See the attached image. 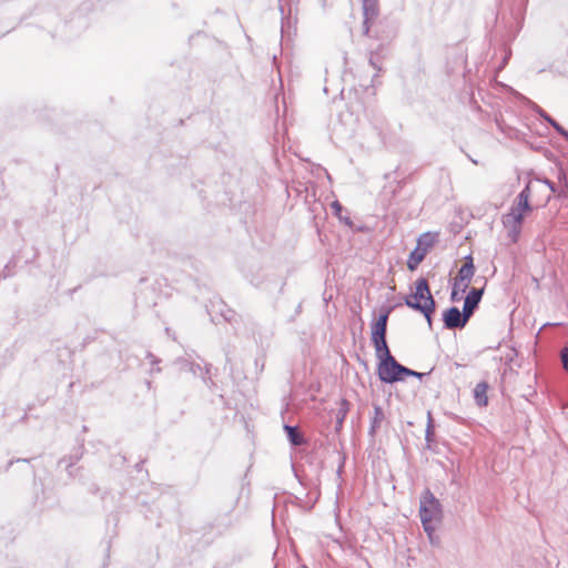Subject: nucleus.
Here are the masks:
<instances>
[{"instance_id":"8","label":"nucleus","mask_w":568,"mask_h":568,"mask_svg":"<svg viewBox=\"0 0 568 568\" xmlns=\"http://www.w3.org/2000/svg\"><path fill=\"white\" fill-rule=\"evenodd\" d=\"M484 295V287H473L465 297L463 311L465 315L470 320L475 311L478 308L479 303Z\"/></svg>"},{"instance_id":"14","label":"nucleus","mask_w":568,"mask_h":568,"mask_svg":"<svg viewBox=\"0 0 568 568\" xmlns=\"http://www.w3.org/2000/svg\"><path fill=\"white\" fill-rule=\"evenodd\" d=\"M372 343L375 347L376 357L379 359V362H384L394 357L389 351L386 339L372 341Z\"/></svg>"},{"instance_id":"31","label":"nucleus","mask_w":568,"mask_h":568,"mask_svg":"<svg viewBox=\"0 0 568 568\" xmlns=\"http://www.w3.org/2000/svg\"><path fill=\"white\" fill-rule=\"evenodd\" d=\"M16 462H17V463H19V462H26V463H27V462H29V459H26V458H19V459H17Z\"/></svg>"},{"instance_id":"16","label":"nucleus","mask_w":568,"mask_h":568,"mask_svg":"<svg viewBox=\"0 0 568 568\" xmlns=\"http://www.w3.org/2000/svg\"><path fill=\"white\" fill-rule=\"evenodd\" d=\"M557 180L559 183L558 196L568 197V173L562 168L557 171Z\"/></svg>"},{"instance_id":"1","label":"nucleus","mask_w":568,"mask_h":568,"mask_svg":"<svg viewBox=\"0 0 568 568\" xmlns=\"http://www.w3.org/2000/svg\"><path fill=\"white\" fill-rule=\"evenodd\" d=\"M405 305L414 311L420 312L432 326V315L436 308V302L430 293L428 281L419 277L415 282V293L404 300Z\"/></svg>"},{"instance_id":"10","label":"nucleus","mask_w":568,"mask_h":568,"mask_svg":"<svg viewBox=\"0 0 568 568\" xmlns=\"http://www.w3.org/2000/svg\"><path fill=\"white\" fill-rule=\"evenodd\" d=\"M390 308H387L379 313L377 320L372 325V341L386 339L387 322L389 317Z\"/></svg>"},{"instance_id":"9","label":"nucleus","mask_w":568,"mask_h":568,"mask_svg":"<svg viewBox=\"0 0 568 568\" xmlns=\"http://www.w3.org/2000/svg\"><path fill=\"white\" fill-rule=\"evenodd\" d=\"M379 14L378 0H363V32L368 34L369 24L376 20Z\"/></svg>"},{"instance_id":"24","label":"nucleus","mask_w":568,"mask_h":568,"mask_svg":"<svg viewBox=\"0 0 568 568\" xmlns=\"http://www.w3.org/2000/svg\"><path fill=\"white\" fill-rule=\"evenodd\" d=\"M404 371H406V372H403V378L405 376H412V377H416L418 379H423V377H425L426 375L429 374V373H419V372L413 371L406 366H404Z\"/></svg>"},{"instance_id":"27","label":"nucleus","mask_w":568,"mask_h":568,"mask_svg":"<svg viewBox=\"0 0 568 568\" xmlns=\"http://www.w3.org/2000/svg\"><path fill=\"white\" fill-rule=\"evenodd\" d=\"M542 182L550 189V191L552 193H557L558 194V191H559V186H556V184L548 180V179H544Z\"/></svg>"},{"instance_id":"28","label":"nucleus","mask_w":568,"mask_h":568,"mask_svg":"<svg viewBox=\"0 0 568 568\" xmlns=\"http://www.w3.org/2000/svg\"><path fill=\"white\" fill-rule=\"evenodd\" d=\"M146 358L150 359L151 364H158L159 363V359L151 352H149L146 354Z\"/></svg>"},{"instance_id":"25","label":"nucleus","mask_w":568,"mask_h":568,"mask_svg":"<svg viewBox=\"0 0 568 568\" xmlns=\"http://www.w3.org/2000/svg\"><path fill=\"white\" fill-rule=\"evenodd\" d=\"M560 359H561V364H562L564 369L566 372H568V347H564L560 351Z\"/></svg>"},{"instance_id":"33","label":"nucleus","mask_w":568,"mask_h":568,"mask_svg":"<svg viewBox=\"0 0 568 568\" xmlns=\"http://www.w3.org/2000/svg\"><path fill=\"white\" fill-rule=\"evenodd\" d=\"M303 568H307V567L304 566Z\"/></svg>"},{"instance_id":"7","label":"nucleus","mask_w":568,"mask_h":568,"mask_svg":"<svg viewBox=\"0 0 568 568\" xmlns=\"http://www.w3.org/2000/svg\"><path fill=\"white\" fill-rule=\"evenodd\" d=\"M475 274V265L471 255H467L464 258V264L458 270L457 276L454 278L462 283L460 292H466L469 286V283Z\"/></svg>"},{"instance_id":"23","label":"nucleus","mask_w":568,"mask_h":568,"mask_svg":"<svg viewBox=\"0 0 568 568\" xmlns=\"http://www.w3.org/2000/svg\"><path fill=\"white\" fill-rule=\"evenodd\" d=\"M433 437H434L433 418H432L430 412H428V422H427L426 434H425V439H426L427 444L433 442Z\"/></svg>"},{"instance_id":"22","label":"nucleus","mask_w":568,"mask_h":568,"mask_svg":"<svg viewBox=\"0 0 568 568\" xmlns=\"http://www.w3.org/2000/svg\"><path fill=\"white\" fill-rule=\"evenodd\" d=\"M462 283H459L458 281L454 280V283H453V286H452V292H450V301L452 302H458L460 301V294L463 292H460V287H462Z\"/></svg>"},{"instance_id":"12","label":"nucleus","mask_w":568,"mask_h":568,"mask_svg":"<svg viewBox=\"0 0 568 568\" xmlns=\"http://www.w3.org/2000/svg\"><path fill=\"white\" fill-rule=\"evenodd\" d=\"M489 386L486 382H479L474 388V398L478 406L484 407L488 404L487 390Z\"/></svg>"},{"instance_id":"32","label":"nucleus","mask_w":568,"mask_h":568,"mask_svg":"<svg viewBox=\"0 0 568 568\" xmlns=\"http://www.w3.org/2000/svg\"><path fill=\"white\" fill-rule=\"evenodd\" d=\"M470 160L473 163L477 164V161L475 160V158H471Z\"/></svg>"},{"instance_id":"17","label":"nucleus","mask_w":568,"mask_h":568,"mask_svg":"<svg viewBox=\"0 0 568 568\" xmlns=\"http://www.w3.org/2000/svg\"><path fill=\"white\" fill-rule=\"evenodd\" d=\"M384 419V412L379 405H374V416L371 419L369 434L374 435Z\"/></svg>"},{"instance_id":"3","label":"nucleus","mask_w":568,"mask_h":568,"mask_svg":"<svg viewBox=\"0 0 568 568\" xmlns=\"http://www.w3.org/2000/svg\"><path fill=\"white\" fill-rule=\"evenodd\" d=\"M419 517L423 525L428 521H439L442 518V505L428 488L420 497Z\"/></svg>"},{"instance_id":"21","label":"nucleus","mask_w":568,"mask_h":568,"mask_svg":"<svg viewBox=\"0 0 568 568\" xmlns=\"http://www.w3.org/2000/svg\"><path fill=\"white\" fill-rule=\"evenodd\" d=\"M220 313L226 322H229L231 324L236 323L237 314L235 313V311L223 306V308L220 310Z\"/></svg>"},{"instance_id":"26","label":"nucleus","mask_w":568,"mask_h":568,"mask_svg":"<svg viewBox=\"0 0 568 568\" xmlns=\"http://www.w3.org/2000/svg\"><path fill=\"white\" fill-rule=\"evenodd\" d=\"M434 521H428L426 525H423V528L425 532L428 535L429 539L433 541V534L435 531V526L433 525Z\"/></svg>"},{"instance_id":"19","label":"nucleus","mask_w":568,"mask_h":568,"mask_svg":"<svg viewBox=\"0 0 568 568\" xmlns=\"http://www.w3.org/2000/svg\"><path fill=\"white\" fill-rule=\"evenodd\" d=\"M348 409H349V403L346 399H342L339 403V408L336 414L337 427H341L343 425V422L347 415Z\"/></svg>"},{"instance_id":"20","label":"nucleus","mask_w":568,"mask_h":568,"mask_svg":"<svg viewBox=\"0 0 568 568\" xmlns=\"http://www.w3.org/2000/svg\"><path fill=\"white\" fill-rule=\"evenodd\" d=\"M368 62L377 71L374 77H378V73L383 70L379 54L371 52Z\"/></svg>"},{"instance_id":"4","label":"nucleus","mask_w":568,"mask_h":568,"mask_svg":"<svg viewBox=\"0 0 568 568\" xmlns=\"http://www.w3.org/2000/svg\"><path fill=\"white\" fill-rule=\"evenodd\" d=\"M435 237L430 233L422 234L417 240L416 247L410 252L407 260V267L414 271L424 261L428 250L434 245Z\"/></svg>"},{"instance_id":"6","label":"nucleus","mask_w":568,"mask_h":568,"mask_svg":"<svg viewBox=\"0 0 568 568\" xmlns=\"http://www.w3.org/2000/svg\"><path fill=\"white\" fill-rule=\"evenodd\" d=\"M468 321L464 311H460L457 306H450L443 314L444 327L446 329H462L467 325Z\"/></svg>"},{"instance_id":"13","label":"nucleus","mask_w":568,"mask_h":568,"mask_svg":"<svg viewBox=\"0 0 568 568\" xmlns=\"http://www.w3.org/2000/svg\"><path fill=\"white\" fill-rule=\"evenodd\" d=\"M536 112L547 121L565 140L568 142V131L561 126L556 120H554L546 111L540 106L535 105Z\"/></svg>"},{"instance_id":"29","label":"nucleus","mask_w":568,"mask_h":568,"mask_svg":"<svg viewBox=\"0 0 568 568\" xmlns=\"http://www.w3.org/2000/svg\"><path fill=\"white\" fill-rule=\"evenodd\" d=\"M509 55L510 53L506 54V57L503 59V63L500 65L501 68L507 63Z\"/></svg>"},{"instance_id":"18","label":"nucleus","mask_w":568,"mask_h":568,"mask_svg":"<svg viewBox=\"0 0 568 568\" xmlns=\"http://www.w3.org/2000/svg\"><path fill=\"white\" fill-rule=\"evenodd\" d=\"M333 212H334V215L341 221L343 222L345 225L352 227L353 226V222L351 220L349 216L347 215H343V211H344V207L343 205L338 202V201H334L331 205Z\"/></svg>"},{"instance_id":"30","label":"nucleus","mask_w":568,"mask_h":568,"mask_svg":"<svg viewBox=\"0 0 568 568\" xmlns=\"http://www.w3.org/2000/svg\"><path fill=\"white\" fill-rule=\"evenodd\" d=\"M178 365H179L181 371H186L187 372V365H185V364H178Z\"/></svg>"},{"instance_id":"11","label":"nucleus","mask_w":568,"mask_h":568,"mask_svg":"<svg viewBox=\"0 0 568 568\" xmlns=\"http://www.w3.org/2000/svg\"><path fill=\"white\" fill-rule=\"evenodd\" d=\"M284 430L292 446H301L305 443L304 435L297 426L284 425Z\"/></svg>"},{"instance_id":"15","label":"nucleus","mask_w":568,"mask_h":568,"mask_svg":"<svg viewBox=\"0 0 568 568\" xmlns=\"http://www.w3.org/2000/svg\"><path fill=\"white\" fill-rule=\"evenodd\" d=\"M176 364H185L187 365V372L192 373L194 376H201L202 379L206 383V379L209 378L206 375L209 374V369L205 371V373L203 372V368L200 364L197 363H194V362H190L189 359L186 358H179L176 361Z\"/></svg>"},{"instance_id":"2","label":"nucleus","mask_w":568,"mask_h":568,"mask_svg":"<svg viewBox=\"0 0 568 568\" xmlns=\"http://www.w3.org/2000/svg\"><path fill=\"white\" fill-rule=\"evenodd\" d=\"M530 195V184L528 183L517 195L510 212L504 216V224L511 225L515 233H519L520 231V226L524 222V213L531 211L529 204Z\"/></svg>"},{"instance_id":"5","label":"nucleus","mask_w":568,"mask_h":568,"mask_svg":"<svg viewBox=\"0 0 568 568\" xmlns=\"http://www.w3.org/2000/svg\"><path fill=\"white\" fill-rule=\"evenodd\" d=\"M403 372H405L404 365L399 364L395 357L378 363L377 374L383 383L393 384L403 381Z\"/></svg>"}]
</instances>
